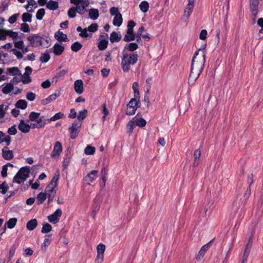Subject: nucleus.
I'll return each mask as SVG.
<instances>
[{
    "instance_id": "55",
    "label": "nucleus",
    "mask_w": 263,
    "mask_h": 263,
    "mask_svg": "<svg viewBox=\"0 0 263 263\" xmlns=\"http://www.w3.org/2000/svg\"><path fill=\"white\" fill-rule=\"evenodd\" d=\"M71 157L68 155H66L64 159L62 166L63 169H66L70 162Z\"/></svg>"
},
{
    "instance_id": "29",
    "label": "nucleus",
    "mask_w": 263,
    "mask_h": 263,
    "mask_svg": "<svg viewBox=\"0 0 263 263\" xmlns=\"http://www.w3.org/2000/svg\"><path fill=\"white\" fill-rule=\"evenodd\" d=\"M89 16L93 20H96L99 16V10L97 9L91 8L88 10Z\"/></svg>"
},
{
    "instance_id": "14",
    "label": "nucleus",
    "mask_w": 263,
    "mask_h": 263,
    "mask_svg": "<svg viewBox=\"0 0 263 263\" xmlns=\"http://www.w3.org/2000/svg\"><path fill=\"white\" fill-rule=\"evenodd\" d=\"M250 9L252 15H255L258 14L259 0H250Z\"/></svg>"
},
{
    "instance_id": "50",
    "label": "nucleus",
    "mask_w": 263,
    "mask_h": 263,
    "mask_svg": "<svg viewBox=\"0 0 263 263\" xmlns=\"http://www.w3.org/2000/svg\"><path fill=\"white\" fill-rule=\"evenodd\" d=\"M40 113L32 111L29 115V120L27 121H33L38 119L40 117Z\"/></svg>"
},
{
    "instance_id": "11",
    "label": "nucleus",
    "mask_w": 263,
    "mask_h": 263,
    "mask_svg": "<svg viewBox=\"0 0 263 263\" xmlns=\"http://www.w3.org/2000/svg\"><path fill=\"white\" fill-rule=\"evenodd\" d=\"M55 186H53L52 185L48 184L46 189H45V193L47 196V198L48 199V202H50L52 201L55 195L56 192L54 190Z\"/></svg>"
},
{
    "instance_id": "58",
    "label": "nucleus",
    "mask_w": 263,
    "mask_h": 263,
    "mask_svg": "<svg viewBox=\"0 0 263 263\" xmlns=\"http://www.w3.org/2000/svg\"><path fill=\"white\" fill-rule=\"evenodd\" d=\"M8 185L6 182H3L2 184H0V190L1 193L2 194H5L8 190Z\"/></svg>"
},
{
    "instance_id": "1",
    "label": "nucleus",
    "mask_w": 263,
    "mask_h": 263,
    "mask_svg": "<svg viewBox=\"0 0 263 263\" xmlns=\"http://www.w3.org/2000/svg\"><path fill=\"white\" fill-rule=\"evenodd\" d=\"M206 52L205 47L196 50L192 59L189 84L193 86L199 77L204 67Z\"/></svg>"
},
{
    "instance_id": "40",
    "label": "nucleus",
    "mask_w": 263,
    "mask_h": 263,
    "mask_svg": "<svg viewBox=\"0 0 263 263\" xmlns=\"http://www.w3.org/2000/svg\"><path fill=\"white\" fill-rule=\"evenodd\" d=\"M133 89L134 91V98L137 99L140 98V95L139 91V84L137 82H135L133 84Z\"/></svg>"
},
{
    "instance_id": "63",
    "label": "nucleus",
    "mask_w": 263,
    "mask_h": 263,
    "mask_svg": "<svg viewBox=\"0 0 263 263\" xmlns=\"http://www.w3.org/2000/svg\"><path fill=\"white\" fill-rule=\"evenodd\" d=\"M20 29L24 32H29L30 31L28 24L25 23L21 24Z\"/></svg>"
},
{
    "instance_id": "60",
    "label": "nucleus",
    "mask_w": 263,
    "mask_h": 263,
    "mask_svg": "<svg viewBox=\"0 0 263 263\" xmlns=\"http://www.w3.org/2000/svg\"><path fill=\"white\" fill-rule=\"evenodd\" d=\"M98 25L96 23H93L91 24L90 26L88 27V28H86L89 32H91V33L93 32H95L98 30Z\"/></svg>"
},
{
    "instance_id": "22",
    "label": "nucleus",
    "mask_w": 263,
    "mask_h": 263,
    "mask_svg": "<svg viewBox=\"0 0 263 263\" xmlns=\"http://www.w3.org/2000/svg\"><path fill=\"white\" fill-rule=\"evenodd\" d=\"M59 96V94H57V93H53L50 95L47 98L42 100V104L44 105H47L50 102L55 100Z\"/></svg>"
},
{
    "instance_id": "10",
    "label": "nucleus",
    "mask_w": 263,
    "mask_h": 263,
    "mask_svg": "<svg viewBox=\"0 0 263 263\" xmlns=\"http://www.w3.org/2000/svg\"><path fill=\"white\" fill-rule=\"evenodd\" d=\"M63 148L61 143L59 141H57L54 145L53 149L51 154V158H58L62 152Z\"/></svg>"
},
{
    "instance_id": "42",
    "label": "nucleus",
    "mask_w": 263,
    "mask_h": 263,
    "mask_svg": "<svg viewBox=\"0 0 263 263\" xmlns=\"http://www.w3.org/2000/svg\"><path fill=\"white\" fill-rule=\"evenodd\" d=\"M83 47V45L80 42L77 41L73 43L71 46V49L72 51L78 52Z\"/></svg>"
},
{
    "instance_id": "53",
    "label": "nucleus",
    "mask_w": 263,
    "mask_h": 263,
    "mask_svg": "<svg viewBox=\"0 0 263 263\" xmlns=\"http://www.w3.org/2000/svg\"><path fill=\"white\" fill-rule=\"evenodd\" d=\"M22 21L24 22H29L30 23L32 21V15L27 12L24 13L22 14Z\"/></svg>"
},
{
    "instance_id": "41",
    "label": "nucleus",
    "mask_w": 263,
    "mask_h": 263,
    "mask_svg": "<svg viewBox=\"0 0 263 263\" xmlns=\"http://www.w3.org/2000/svg\"><path fill=\"white\" fill-rule=\"evenodd\" d=\"M47 198V196L46 195V194L42 192L39 193L36 197L38 204H42L45 201Z\"/></svg>"
},
{
    "instance_id": "21",
    "label": "nucleus",
    "mask_w": 263,
    "mask_h": 263,
    "mask_svg": "<svg viewBox=\"0 0 263 263\" xmlns=\"http://www.w3.org/2000/svg\"><path fill=\"white\" fill-rule=\"evenodd\" d=\"M135 119H136V117H134L131 120H130L127 125V128L128 129L127 133L129 135L133 133L134 129L137 126Z\"/></svg>"
},
{
    "instance_id": "26",
    "label": "nucleus",
    "mask_w": 263,
    "mask_h": 263,
    "mask_svg": "<svg viewBox=\"0 0 263 263\" xmlns=\"http://www.w3.org/2000/svg\"><path fill=\"white\" fill-rule=\"evenodd\" d=\"M8 74L10 76H22L20 70L17 67L9 68L7 69Z\"/></svg>"
},
{
    "instance_id": "37",
    "label": "nucleus",
    "mask_w": 263,
    "mask_h": 263,
    "mask_svg": "<svg viewBox=\"0 0 263 263\" xmlns=\"http://www.w3.org/2000/svg\"><path fill=\"white\" fill-rule=\"evenodd\" d=\"M87 110L84 109L83 110L80 111L77 117V120L74 121H81L82 123V121L87 117Z\"/></svg>"
},
{
    "instance_id": "38",
    "label": "nucleus",
    "mask_w": 263,
    "mask_h": 263,
    "mask_svg": "<svg viewBox=\"0 0 263 263\" xmlns=\"http://www.w3.org/2000/svg\"><path fill=\"white\" fill-rule=\"evenodd\" d=\"M27 106V102L24 100H19L15 103V107L21 109H25Z\"/></svg>"
},
{
    "instance_id": "34",
    "label": "nucleus",
    "mask_w": 263,
    "mask_h": 263,
    "mask_svg": "<svg viewBox=\"0 0 263 263\" xmlns=\"http://www.w3.org/2000/svg\"><path fill=\"white\" fill-rule=\"evenodd\" d=\"M51 241V235H46L43 243L42 244L41 248L42 249L46 250L47 247H48Z\"/></svg>"
},
{
    "instance_id": "31",
    "label": "nucleus",
    "mask_w": 263,
    "mask_h": 263,
    "mask_svg": "<svg viewBox=\"0 0 263 263\" xmlns=\"http://www.w3.org/2000/svg\"><path fill=\"white\" fill-rule=\"evenodd\" d=\"M46 7L47 9L51 10H55L59 7V4L57 2L52 0H50L46 4Z\"/></svg>"
},
{
    "instance_id": "57",
    "label": "nucleus",
    "mask_w": 263,
    "mask_h": 263,
    "mask_svg": "<svg viewBox=\"0 0 263 263\" xmlns=\"http://www.w3.org/2000/svg\"><path fill=\"white\" fill-rule=\"evenodd\" d=\"M17 247V245H16L15 244H13L11 246V247L10 248L9 252V260H11V258L14 256Z\"/></svg>"
},
{
    "instance_id": "7",
    "label": "nucleus",
    "mask_w": 263,
    "mask_h": 263,
    "mask_svg": "<svg viewBox=\"0 0 263 263\" xmlns=\"http://www.w3.org/2000/svg\"><path fill=\"white\" fill-rule=\"evenodd\" d=\"M27 39L29 42L28 46L32 47L41 46V36L37 34H32L27 36Z\"/></svg>"
},
{
    "instance_id": "33",
    "label": "nucleus",
    "mask_w": 263,
    "mask_h": 263,
    "mask_svg": "<svg viewBox=\"0 0 263 263\" xmlns=\"http://www.w3.org/2000/svg\"><path fill=\"white\" fill-rule=\"evenodd\" d=\"M250 246L249 243H248L245 249L244 253L242 257V262H247L248 258L250 254Z\"/></svg>"
},
{
    "instance_id": "48",
    "label": "nucleus",
    "mask_w": 263,
    "mask_h": 263,
    "mask_svg": "<svg viewBox=\"0 0 263 263\" xmlns=\"http://www.w3.org/2000/svg\"><path fill=\"white\" fill-rule=\"evenodd\" d=\"M95 147L90 145H87L84 149V153L87 155H93L95 153Z\"/></svg>"
},
{
    "instance_id": "13",
    "label": "nucleus",
    "mask_w": 263,
    "mask_h": 263,
    "mask_svg": "<svg viewBox=\"0 0 263 263\" xmlns=\"http://www.w3.org/2000/svg\"><path fill=\"white\" fill-rule=\"evenodd\" d=\"M98 171L97 170H92L84 178V181L88 184H90L91 183L95 180L98 176Z\"/></svg>"
},
{
    "instance_id": "3",
    "label": "nucleus",
    "mask_w": 263,
    "mask_h": 263,
    "mask_svg": "<svg viewBox=\"0 0 263 263\" xmlns=\"http://www.w3.org/2000/svg\"><path fill=\"white\" fill-rule=\"evenodd\" d=\"M29 167H21L13 178V181L18 184L24 182L29 176Z\"/></svg>"
},
{
    "instance_id": "2",
    "label": "nucleus",
    "mask_w": 263,
    "mask_h": 263,
    "mask_svg": "<svg viewBox=\"0 0 263 263\" xmlns=\"http://www.w3.org/2000/svg\"><path fill=\"white\" fill-rule=\"evenodd\" d=\"M138 55L137 52H128L122 51L121 66L124 72H128L130 67L138 61Z\"/></svg>"
},
{
    "instance_id": "8",
    "label": "nucleus",
    "mask_w": 263,
    "mask_h": 263,
    "mask_svg": "<svg viewBox=\"0 0 263 263\" xmlns=\"http://www.w3.org/2000/svg\"><path fill=\"white\" fill-rule=\"evenodd\" d=\"M108 36L107 33H101L99 37L98 47L100 50L103 51L106 49L108 41Z\"/></svg>"
},
{
    "instance_id": "43",
    "label": "nucleus",
    "mask_w": 263,
    "mask_h": 263,
    "mask_svg": "<svg viewBox=\"0 0 263 263\" xmlns=\"http://www.w3.org/2000/svg\"><path fill=\"white\" fill-rule=\"evenodd\" d=\"M50 56L48 52V50H46L44 53L42 54L40 58V61L42 63H45L50 60Z\"/></svg>"
},
{
    "instance_id": "56",
    "label": "nucleus",
    "mask_w": 263,
    "mask_h": 263,
    "mask_svg": "<svg viewBox=\"0 0 263 263\" xmlns=\"http://www.w3.org/2000/svg\"><path fill=\"white\" fill-rule=\"evenodd\" d=\"M45 14V10L44 8L39 9L36 14V18L38 20H41Z\"/></svg>"
},
{
    "instance_id": "36",
    "label": "nucleus",
    "mask_w": 263,
    "mask_h": 263,
    "mask_svg": "<svg viewBox=\"0 0 263 263\" xmlns=\"http://www.w3.org/2000/svg\"><path fill=\"white\" fill-rule=\"evenodd\" d=\"M47 121H48V119H45L43 116L39 118L36 121L37 128L44 127L47 124Z\"/></svg>"
},
{
    "instance_id": "23",
    "label": "nucleus",
    "mask_w": 263,
    "mask_h": 263,
    "mask_svg": "<svg viewBox=\"0 0 263 263\" xmlns=\"http://www.w3.org/2000/svg\"><path fill=\"white\" fill-rule=\"evenodd\" d=\"M138 48V45L136 43H131L129 44H126L123 51L125 52H127L128 51H130V52H134L135 50H136Z\"/></svg>"
},
{
    "instance_id": "54",
    "label": "nucleus",
    "mask_w": 263,
    "mask_h": 263,
    "mask_svg": "<svg viewBox=\"0 0 263 263\" xmlns=\"http://www.w3.org/2000/svg\"><path fill=\"white\" fill-rule=\"evenodd\" d=\"M7 35L12 38L14 40H16L20 37L18 36L17 32H14L12 30H7Z\"/></svg>"
},
{
    "instance_id": "5",
    "label": "nucleus",
    "mask_w": 263,
    "mask_h": 263,
    "mask_svg": "<svg viewBox=\"0 0 263 263\" xmlns=\"http://www.w3.org/2000/svg\"><path fill=\"white\" fill-rule=\"evenodd\" d=\"M82 126L81 121H74L71 126L69 127L68 130L70 132V137L72 139H74L78 136Z\"/></svg>"
},
{
    "instance_id": "25",
    "label": "nucleus",
    "mask_w": 263,
    "mask_h": 263,
    "mask_svg": "<svg viewBox=\"0 0 263 263\" xmlns=\"http://www.w3.org/2000/svg\"><path fill=\"white\" fill-rule=\"evenodd\" d=\"M121 39V35L120 33L113 31L110 35L109 40L111 43L118 42Z\"/></svg>"
},
{
    "instance_id": "59",
    "label": "nucleus",
    "mask_w": 263,
    "mask_h": 263,
    "mask_svg": "<svg viewBox=\"0 0 263 263\" xmlns=\"http://www.w3.org/2000/svg\"><path fill=\"white\" fill-rule=\"evenodd\" d=\"M22 78V82L24 84H28L31 82V80L29 75L24 73L22 76H21Z\"/></svg>"
},
{
    "instance_id": "28",
    "label": "nucleus",
    "mask_w": 263,
    "mask_h": 263,
    "mask_svg": "<svg viewBox=\"0 0 263 263\" xmlns=\"http://www.w3.org/2000/svg\"><path fill=\"white\" fill-rule=\"evenodd\" d=\"M140 103V102L139 99H137L135 98H132L127 104V107L129 109H130V108L135 107H137V108H138V107L139 106V104Z\"/></svg>"
},
{
    "instance_id": "19",
    "label": "nucleus",
    "mask_w": 263,
    "mask_h": 263,
    "mask_svg": "<svg viewBox=\"0 0 263 263\" xmlns=\"http://www.w3.org/2000/svg\"><path fill=\"white\" fill-rule=\"evenodd\" d=\"M31 125L27 124L23 120H21L18 125V129L24 133H27L29 132Z\"/></svg>"
},
{
    "instance_id": "4",
    "label": "nucleus",
    "mask_w": 263,
    "mask_h": 263,
    "mask_svg": "<svg viewBox=\"0 0 263 263\" xmlns=\"http://www.w3.org/2000/svg\"><path fill=\"white\" fill-rule=\"evenodd\" d=\"M110 14L114 16L113 24L115 26H120L123 22L122 14L120 13L117 7H112L109 10Z\"/></svg>"
},
{
    "instance_id": "27",
    "label": "nucleus",
    "mask_w": 263,
    "mask_h": 263,
    "mask_svg": "<svg viewBox=\"0 0 263 263\" xmlns=\"http://www.w3.org/2000/svg\"><path fill=\"white\" fill-rule=\"evenodd\" d=\"M41 46L44 48H48L51 44V39L46 36L43 35L41 36Z\"/></svg>"
},
{
    "instance_id": "61",
    "label": "nucleus",
    "mask_w": 263,
    "mask_h": 263,
    "mask_svg": "<svg viewBox=\"0 0 263 263\" xmlns=\"http://www.w3.org/2000/svg\"><path fill=\"white\" fill-rule=\"evenodd\" d=\"M13 43H14V47L16 48H17L19 49H21L22 48H23V46H24V42L22 40H20L18 41L14 40Z\"/></svg>"
},
{
    "instance_id": "32",
    "label": "nucleus",
    "mask_w": 263,
    "mask_h": 263,
    "mask_svg": "<svg viewBox=\"0 0 263 263\" xmlns=\"http://www.w3.org/2000/svg\"><path fill=\"white\" fill-rule=\"evenodd\" d=\"M4 85V86L2 88V92L4 94L9 93L14 89L13 85L10 82L6 83Z\"/></svg>"
},
{
    "instance_id": "49",
    "label": "nucleus",
    "mask_w": 263,
    "mask_h": 263,
    "mask_svg": "<svg viewBox=\"0 0 263 263\" xmlns=\"http://www.w3.org/2000/svg\"><path fill=\"white\" fill-rule=\"evenodd\" d=\"M88 30L86 28L83 29L82 31H81V33H79V35L84 39H90L92 36V33H88Z\"/></svg>"
},
{
    "instance_id": "62",
    "label": "nucleus",
    "mask_w": 263,
    "mask_h": 263,
    "mask_svg": "<svg viewBox=\"0 0 263 263\" xmlns=\"http://www.w3.org/2000/svg\"><path fill=\"white\" fill-rule=\"evenodd\" d=\"M11 51L13 52V53L17 57L18 59H21L23 57V54L22 52L20 51L19 50H17L15 48H13L11 49Z\"/></svg>"
},
{
    "instance_id": "39",
    "label": "nucleus",
    "mask_w": 263,
    "mask_h": 263,
    "mask_svg": "<svg viewBox=\"0 0 263 263\" xmlns=\"http://www.w3.org/2000/svg\"><path fill=\"white\" fill-rule=\"evenodd\" d=\"M139 8L140 10L145 13L148 11L149 9V4L147 1H142L140 3L139 5Z\"/></svg>"
},
{
    "instance_id": "9",
    "label": "nucleus",
    "mask_w": 263,
    "mask_h": 263,
    "mask_svg": "<svg viewBox=\"0 0 263 263\" xmlns=\"http://www.w3.org/2000/svg\"><path fill=\"white\" fill-rule=\"evenodd\" d=\"M62 214V210L60 209H58L51 215L48 216V220L50 222L55 224L59 221Z\"/></svg>"
},
{
    "instance_id": "64",
    "label": "nucleus",
    "mask_w": 263,
    "mask_h": 263,
    "mask_svg": "<svg viewBox=\"0 0 263 263\" xmlns=\"http://www.w3.org/2000/svg\"><path fill=\"white\" fill-rule=\"evenodd\" d=\"M97 253H99V254H104L105 250V246L102 243H100L98 245L97 247Z\"/></svg>"
},
{
    "instance_id": "45",
    "label": "nucleus",
    "mask_w": 263,
    "mask_h": 263,
    "mask_svg": "<svg viewBox=\"0 0 263 263\" xmlns=\"http://www.w3.org/2000/svg\"><path fill=\"white\" fill-rule=\"evenodd\" d=\"M16 222L17 219L16 218H10L5 224V226H7L9 229H12L15 226Z\"/></svg>"
},
{
    "instance_id": "24",
    "label": "nucleus",
    "mask_w": 263,
    "mask_h": 263,
    "mask_svg": "<svg viewBox=\"0 0 263 263\" xmlns=\"http://www.w3.org/2000/svg\"><path fill=\"white\" fill-rule=\"evenodd\" d=\"M200 156H201L200 150L199 149H196L194 153V162L193 164V167H195L198 165Z\"/></svg>"
},
{
    "instance_id": "6",
    "label": "nucleus",
    "mask_w": 263,
    "mask_h": 263,
    "mask_svg": "<svg viewBox=\"0 0 263 263\" xmlns=\"http://www.w3.org/2000/svg\"><path fill=\"white\" fill-rule=\"evenodd\" d=\"M70 3L76 5L78 13L83 14L85 11V8L89 5L88 0H70Z\"/></svg>"
},
{
    "instance_id": "17",
    "label": "nucleus",
    "mask_w": 263,
    "mask_h": 263,
    "mask_svg": "<svg viewBox=\"0 0 263 263\" xmlns=\"http://www.w3.org/2000/svg\"><path fill=\"white\" fill-rule=\"evenodd\" d=\"M55 39L60 42H67L69 41V39L66 34H64L63 32L60 30L58 31L54 34Z\"/></svg>"
},
{
    "instance_id": "47",
    "label": "nucleus",
    "mask_w": 263,
    "mask_h": 263,
    "mask_svg": "<svg viewBox=\"0 0 263 263\" xmlns=\"http://www.w3.org/2000/svg\"><path fill=\"white\" fill-rule=\"evenodd\" d=\"M60 176V173L59 172H57L54 176H53L51 182H50L49 184L52 185L54 186L57 187L58 184V181L59 180Z\"/></svg>"
},
{
    "instance_id": "20",
    "label": "nucleus",
    "mask_w": 263,
    "mask_h": 263,
    "mask_svg": "<svg viewBox=\"0 0 263 263\" xmlns=\"http://www.w3.org/2000/svg\"><path fill=\"white\" fill-rule=\"evenodd\" d=\"M195 0H187L188 4L184 10V15L189 17L192 13L194 7V2Z\"/></svg>"
},
{
    "instance_id": "52",
    "label": "nucleus",
    "mask_w": 263,
    "mask_h": 263,
    "mask_svg": "<svg viewBox=\"0 0 263 263\" xmlns=\"http://www.w3.org/2000/svg\"><path fill=\"white\" fill-rule=\"evenodd\" d=\"M136 117V119H135L137 126H138L140 127H144L146 125V121L143 119L142 118H138L137 116Z\"/></svg>"
},
{
    "instance_id": "51",
    "label": "nucleus",
    "mask_w": 263,
    "mask_h": 263,
    "mask_svg": "<svg viewBox=\"0 0 263 263\" xmlns=\"http://www.w3.org/2000/svg\"><path fill=\"white\" fill-rule=\"evenodd\" d=\"M77 12L78 13V10L76 7H72L68 10L67 14L70 18H74L76 16Z\"/></svg>"
},
{
    "instance_id": "18",
    "label": "nucleus",
    "mask_w": 263,
    "mask_h": 263,
    "mask_svg": "<svg viewBox=\"0 0 263 263\" xmlns=\"http://www.w3.org/2000/svg\"><path fill=\"white\" fill-rule=\"evenodd\" d=\"M74 88L75 91L78 94L83 93V82L81 80H77L74 83Z\"/></svg>"
},
{
    "instance_id": "35",
    "label": "nucleus",
    "mask_w": 263,
    "mask_h": 263,
    "mask_svg": "<svg viewBox=\"0 0 263 263\" xmlns=\"http://www.w3.org/2000/svg\"><path fill=\"white\" fill-rule=\"evenodd\" d=\"M135 34L133 31H131L129 33L128 31H127L126 34L124 36L123 40L125 42H130L135 40Z\"/></svg>"
},
{
    "instance_id": "44",
    "label": "nucleus",
    "mask_w": 263,
    "mask_h": 263,
    "mask_svg": "<svg viewBox=\"0 0 263 263\" xmlns=\"http://www.w3.org/2000/svg\"><path fill=\"white\" fill-rule=\"evenodd\" d=\"M64 115L61 112L56 113L53 117H51L49 119H48V122L55 121L59 119L64 118Z\"/></svg>"
},
{
    "instance_id": "12",
    "label": "nucleus",
    "mask_w": 263,
    "mask_h": 263,
    "mask_svg": "<svg viewBox=\"0 0 263 263\" xmlns=\"http://www.w3.org/2000/svg\"><path fill=\"white\" fill-rule=\"evenodd\" d=\"M49 50H52L55 55L59 56L63 53L65 47L62 44L56 43Z\"/></svg>"
},
{
    "instance_id": "46",
    "label": "nucleus",
    "mask_w": 263,
    "mask_h": 263,
    "mask_svg": "<svg viewBox=\"0 0 263 263\" xmlns=\"http://www.w3.org/2000/svg\"><path fill=\"white\" fill-rule=\"evenodd\" d=\"M52 229L51 226L47 222H44L43 223V227L41 230L42 233H47L49 232Z\"/></svg>"
},
{
    "instance_id": "16",
    "label": "nucleus",
    "mask_w": 263,
    "mask_h": 263,
    "mask_svg": "<svg viewBox=\"0 0 263 263\" xmlns=\"http://www.w3.org/2000/svg\"><path fill=\"white\" fill-rule=\"evenodd\" d=\"M212 242V240L201 247L196 257L197 260H201V259L203 257L206 251L209 249Z\"/></svg>"
},
{
    "instance_id": "30",
    "label": "nucleus",
    "mask_w": 263,
    "mask_h": 263,
    "mask_svg": "<svg viewBox=\"0 0 263 263\" xmlns=\"http://www.w3.org/2000/svg\"><path fill=\"white\" fill-rule=\"evenodd\" d=\"M37 222L36 219H32L27 222L26 224V227L28 230L32 231L37 226Z\"/></svg>"
},
{
    "instance_id": "15",
    "label": "nucleus",
    "mask_w": 263,
    "mask_h": 263,
    "mask_svg": "<svg viewBox=\"0 0 263 263\" xmlns=\"http://www.w3.org/2000/svg\"><path fill=\"white\" fill-rule=\"evenodd\" d=\"M2 157L5 160L9 161V160H12L13 158L14 155H13V153L12 151L9 150L7 146L4 147L2 149Z\"/></svg>"
}]
</instances>
